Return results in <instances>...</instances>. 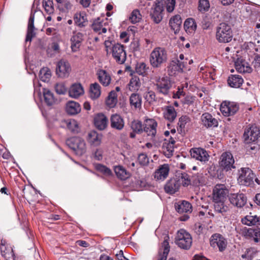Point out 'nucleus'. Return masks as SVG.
I'll return each instance as SVG.
<instances>
[{"instance_id":"obj_40","label":"nucleus","mask_w":260,"mask_h":260,"mask_svg":"<svg viewBox=\"0 0 260 260\" xmlns=\"http://www.w3.org/2000/svg\"><path fill=\"white\" fill-rule=\"evenodd\" d=\"M141 85L140 79L136 76H133L128 84V89L131 91L137 92Z\"/></svg>"},{"instance_id":"obj_28","label":"nucleus","mask_w":260,"mask_h":260,"mask_svg":"<svg viewBox=\"0 0 260 260\" xmlns=\"http://www.w3.org/2000/svg\"><path fill=\"white\" fill-rule=\"evenodd\" d=\"M241 222L243 224L248 226L255 225L258 226L260 225V217L256 215H252L250 213L249 215H247L243 218Z\"/></svg>"},{"instance_id":"obj_4","label":"nucleus","mask_w":260,"mask_h":260,"mask_svg":"<svg viewBox=\"0 0 260 260\" xmlns=\"http://www.w3.org/2000/svg\"><path fill=\"white\" fill-rule=\"evenodd\" d=\"M238 183L244 186H252L255 175L249 168H241L238 171Z\"/></svg>"},{"instance_id":"obj_54","label":"nucleus","mask_w":260,"mask_h":260,"mask_svg":"<svg viewBox=\"0 0 260 260\" xmlns=\"http://www.w3.org/2000/svg\"><path fill=\"white\" fill-rule=\"evenodd\" d=\"M144 98L147 102L150 104L158 101V99L156 96L155 92L152 90H149L144 94Z\"/></svg>"},{"instance_id":"obj_43","label":"nucleus","mask_w":260,"mask_h":260,"mask_svg":"<svg viewBox=\"0 0 260 260\" xmlns=\"http://www.w3.org/2000/svg\"><path fill=\"white\" fill-rule=\"evenodd\" d=\"M90 96L92 99H96L101 95V86L99 83L95 82L90 86Z\"/></svg>"},{"instance_id":"obj_39","label":"nucleus","mask_w":260,"mask_h":260,"mask_svg":"<svg viewBox=\"0 0 260 260\" xmlns=\"http://www.w3.org/2000/svg\"><path fill=\"white\" fill-rule=\"evenodd\" d=\"M83 88L80 84H74L72 85L69 90L70 96L74 98L79 97L83 94Z\"/></svg>"},{"instance_id":"obj_11","label":"nucleus","mask_w":260,"mask_h":260,"mask_svg":"<svg viewBox=\"0 0 260 260\" xmlns=\"http://www.w3.org/2000/svg\"><path fill=\"white\" fill-rule=\"evenodd\" d=\"M239 105L233 102L224 101L220 107V110L224 116H231L235 115L239 110Z\"/></svg>"},{"instance_id":"obj_22","label":"nucleus","mask_w":260,"mask_h":260,"mask_svg":"<svg viewBox=\"0 0 260 260\" xmlns=\"http://www.w3.org/2000/svg\"><path fill=\"white\" fill-rule=\"evenodd\" d=\"M180 187V183L174 177L167 181L164 189L167 193L173 194L179 190Z\"/></svg>"},{"instance_id":"obj_41","label":"nucleus","mask_w":260,"mask_h":260,"mask_svg":"<svg viewBox=\"0 0 260 260\" xmlns=\"http://www.w3.org/2000/svg\"><path fill=\"white\" fill-rule=\"evenodd\" d=\"M184 28L188 34L194 32L197 29V24L195 20L191 18L187 19L184 22Z\"/></svg>"},{"instance_id":"obj_9","label":"nucleus","mask_w":260,"mask_h":260,"mask_svg":"<svg viewBox=\"0 0 260 260\" xmlns=\"http://www.w3.org/2000/svg\"><path fill=\"white\" fill-rule=\"evenodd\" d=\"M112 57L116 62L119 64L124 63L126 59V53L123 45L115 43L112 46Z\"/></svg>"},{"instance_id":"obj_44","label":"nucleus","mask_w":260,"mask_h":260,"mask_svg":"<svg viewBox=\"0 0 260 260\" xmlns=\"http://www.w3.org/2000/svg\"><path fill=\"white\" fill-rule=\"evenodd\" d=\"M190 121V118L187 115H182L181 116L178 122L177 131L179 134L184 133V128L185 125Z\"/></svg>"},{"instance_id":"obj_61","label":"nucleus","mask_w":260,"mask_h":260,"mask_svg":"<svg viewBox=\"0 0 260 260\" xmlns=\"http://www.w3.org/2000/svg\"><path fill=\"white\" fill-rule=\"evenodd\" d=\"M100 19L95 20L92 25V28L93 30L98 32L101 30V28L103 26V22L100 21Z\"/></svg>"},{"instance_id":"obj_18","label":"nucleus","mask_w":260,"mask_h":260,"mask_svg":"<svg viewBox=\"0 0 260 260\" xmlns=\"http://www.w3.org/2000/svg\"><path fill=\"white\" fill-rule=\"evenodd\" d=\"M243 236L247 239H252L257 243L260 242V228H248L244 230Z\"/></svg>"},{"instance_id":"obj_17","label":"nucleus","mask_w":260,"mask_h":260,"mask_svg":"<svg viewBox=\"0 0 260 260\" xmlns=\"http://www.w3.org/2000/svg\"><path fill=\"white\" fill-rule=\"evenodd\" d=\"M169 240V236H166L163 242L161 243V247L158 250V254L156 257V260H167L170 248Z\"/></svg>"},{"instance_id":"obj_45","label":"nucleus","mask_w":260,"mask_h":260,"mask_svg":"<svg viewBox=\"0 0 260 260\" xmlns=\"http://www.w3.org/2000/svg\"><path fill=\"white\" fill-rule=\"evenodd\" d=\"M43 93L45 103L48 106L52 105L55 102L53 94L46 88L43 89Z\"/></svg>"},{"instance_id":"obj_37","label":"nucleus","mask_w":260,"mask_h":260,"mask_svg":"<svg viewBox=\"0 0 260 260\" xmlns=\"http://www.w3.org/2000/svg\"><path fill=\"white\" fill-rule=\"evenodd\" d=\"M182 19L179 15H176L171 18L169 21V25L175 34L179 31Z\"/></svg>"},{"instance_id":"obj_46","label":"nucleus","mask_w":260,"mask_h":260,"mask_svg":"<svg viewBox=\"0 0 260 260\" xmlns=\"http://www.w3.org/2000/svg\"><path fill=\"white\" fill-rule=\"evenodd\" d=\"M213 202H214L215 211L223 215L227 211L228 209V207L224 204L225 201H213Z\"/></svg>"},{"instance_id":"obj_59","label":"nucleus","mask_w":260,"mask_h":260,"mask_svg":"<svg viewBox=\"0 0 260 260\" xmlns=\"http://www.w3.org/2000/svg\"><path fill=\"white\" fill-rule=\"evenodd\" d=\"M202 178L201 175L199 174L198 173L190 175V185L193 186H199L201 183V180Z\"/></svg>"},{"instance_id":"obj_63","label":"nucleus","mask_w":260,"mask_h":260,"mask_svg":"<svg viewBox=\"0 0 260 260\" xmlns=\"http://www.w3.org/2000/svg\"><path fill=\"white\" fill-rule=\"evenodd\" d=\"M252 63L255 69L258 70L260 69V54H254V60Z\"/></svg>"},{"instance_id":"obj_21","label":"nucleus","mask_w":260,"mask_h":260,"mask_svg":"<svg viewBox=\"0 0 260 260\" xmlns=\"http://www.w3.org/2000/svg\"><path fill=\"white\" fill-rule=\"evenodd\" d=\"M184 64L178 59L171 61L168 67V72L170 76L175 75L177 72L183 71Z\"/></svg>"},{"instance_id":"obj_62","label":"nucleus","mask_w":260,"mask_h":260,"mask_svg":"<svg viewBox=\"0 0 260 260\" xmlns=\"http://www.w3.org/2000/svg\"><path fill=\"white\" fill-rule=\"evenodd\" d=\"M138 160L140 164L143 166L146 165L148 163V158L144 153H141L139 155Z\"/></svg>"},{"instance_id":"obj_31","label":"nucleus","mask_w":260,"mask_h":260,"mask_svg":"<svg viewBox=\"0 0 260 260\" xmlns=\"http://www.w3.org/2000/svg\"><path fill=\"white\" fill-rule=\"evenodd\" d=\"M102 137V135L95 131H91L88 134L87 140L91 146H98L101 143Z\"/></svg>"},{"instance_id":"obj_14","label":"nucleus","mask_w":260,"mask_h":260,"mask_svg":"<svg viewBox=\"0 0 260 260\" xmlns=\"http://www.w3.org/2000/svg\"><path fill=\"white\" fill-rule=\"evenodd\" d=\"M153 7L151 9L150 16L153 21L158 24L162 19V12L164 8V2L156 1Z\"/></svg>"},{"instance_id":"obj_33","label":"nucleus","mask_w":260,"mask_h":260,"mask_svg":"<svg viewBox=\"0 0 260 260\" xmlns=\"http://www.w3.org/2000/svg\"><path fill=\"white\" fill-rule=\"evenodd\" d=\"M98 78L99 82L104 86H108L111 80V76L104 70H100L97 73Z\"/></svg>"},{"instance_id":"obj_30","label":"nucleus","mask_w":260,"mask_h":260,"mask_svg":"<svg viewBox=\"0 0 260 260\" xmlns=\"http://www.w3.org/2000/svg\"><path fill=\"white\" fill-rule=\"evenodd\" d=\"M169 170L168 164L160 166L154 173V178L157 180H165L168 176Z\"/></svg>"},{"instance_id":"obj_50","label":"nucleus","mask_w":260,"mask_h":260,"mask_svg":"<svg viewBox=\"0 0 260 260\" xmlns=\"http://www.w3.org/2000/svg\"><path fill=\"white\" fill-rule=\"evenodd\" d=\"M174 146L167 143V142H164L162 146V149L164 155L168 158L172 156L174 152Z\"/></svg>"},{"instance_id":"obj_34","label":"nucleus","mask_w":260,"mask_h":260,"mask_svg":"<svg viewBox=\"0 0 260 260\" xmlns=\"http://www.w3.org/2000/svg\"><path fill=\"white\" fill-rule=\"evenodd\" d=\"M74 20L75 24L80 27H85L88 24L87 15L84 13L75 14Z\"/></svg>"},{"instance_id":"obj_13","label":"nucleus","mask_w":260,"mask_h":260,"mask_svg":"<svg viewBox=\"0 0 260 260\" xmlns=\"http://www.w3.org/2000/svg\"><path fill=\"white\" fill-rule=\"evenodd\" d=\"M229 193V189L224 184H216L213 189V201H225Z\"/></svg>"},{"instance_id":"obj_10","label":"nucleus","mask_w":260,"mask_h":260,"mask_svg":"<svg viewBox=\"0 0 260 260\" xmlns=\"http://www.w3.org/2000/svg\"><path fill=\"white\" fill-rule=\"evenodd\" d=\"M260 137V128L256 125H251L245 128L243 138L244 142L250 143L256 141Z\"/></svg>"},{"instance_id":"obj_57","label":"nucleus","mask_w":260,"mask_h":260,"mask_svg":"<svg viewBox=\"0 0 260 260\" xmlns=\"http://www.w3.org/2000/svg\"><path fill=\"white\" fill-rule=\"evenodd\" d=\"M141 19V15L140 11L137 9L133 10L129 16L131 22L133 24H135L139 22Z\"/></svg>"},{"instance_id":"obj_6","label":"nucleus","mask_w":260,"mask_h":260,"mask_svg":"<svg viewBox=\"0 0 260 260\" xmlns=\"http://www.w3.org/2000/svg\"><path fill=\"white\" fill-rule=\"evenodd\" d=\"M176 244L181 248L189 249L192 244V237L190 234L184 229L179 230L175 238Z\"/></svg>"},{"instance_id":"obj_12","label":"nucleus","mask_w":260,"mask_h":260,"mask_svg":"<svg viewBox=\"0 0 260 260\" xmlns=\"http://www.w3.org/2000/svg\"><path fill=\"white\" fill-rule=\"evenodd\" d=\"M190 153L191 158L199 161L202 164L206 163L210 158V155L207 151L201 147L190 149Z\"/></svg>"},{"instance_id":"obj_42","label":"nucleus","mask_w":260,"mask_h":260,"mask_svg":"<svg viewBox=\"0 0 260 260\" xmlns=\"http://www.w3.org/2000/svg\"><path fill=\"white\" fill-rule=\"evenodd\" d=\"M114 171L117 177L121 180H126L131 176L129 172L121 166H116L114 168Z\"/></svg>"},{"instance_id":"obj_25","label":"nucleus","mask_w":260,"mask_h":260,"mask_svg":"<svg viewBox=\"0 0 260 260\" xmlns=\"http://www.w3.org/2000/svg\"><path fill=\"white\" fill-rule=\"evenodd\" d=\"M34 19H35V14L32 13L30 14L27 26V34L25 38V42H30L32 39L35 37L36 33L34 32L35 26H34Z\"/></svg>"},{"instance_id":"obj_52","label":"nucleus","mask_w":260,"mask_h":260,"mask_svg":"<svg viewBox=\"0 0 260 260\" xmlns=\"http://www.w3.org/2000/svg\"><path fill=\"white\" fill-rule=\"evenodd\" d=\"M5 250H3V247H1V253L6 260H15V255L14 253L13 249H8L6 247H4Z\"/></svg>"},{"instance_id":"obj_8","label":"nucleus","mask_w":260,"mask_h":260,"mask_svg":"<svg viewBox=\"0 0 260 260\" xmlns=\"http://www.w3.org/2000/svg\"><path fill=\"white\" fill-rule=\"evenodd\" d=\"M235 159L230 152H224L220 156L219 165L222 171L228 172L235 169Z\"/></svg>"},{"instance_id":"obj_53","label":"nucleus","mask_w":260,"mask_h":260,"mask_svg":"<svg viewBox=\"0 0 260 260\" xmlns=\"http://www.w3.org/2000/svg\"><path fill=\"white\" fill-rule=\"evenodd\" d=\"M43 6L48 14H53L54 11L52 0H43Z\"/></svg>"},{"instance_id":"obj_32","label":"nucleus","mask_w":260,"mask_h":260,"mask_svg":"<svg viewBox=\"0 0 260 260\" xmlns=\"http://www.w3.org/2000/svg\"><path fill=\"white\" fill-rule=\"evenodd\" d=\"M176 179L183 186H188L191 185L190 175L185 172L182 171L177 172L175 175Z\"/></svg>"},{"instance_id":"obj_2","label":"nucleus","mask_w":260,"mask_h":260,"mask_svg":"<svg viewBox=\"0 0 260 260\" xmlns=\"http://www.w3.org/2000/svg\"><path fill=\"white\" fill-rule=\"evenodd\" d=\"M233 31L230 25L221 23L216 27V38L219 43H229L232 40Z\"/></svg>"},{"instance_id":"obj_36","label":"nucleus","mask_w":260,"mask_h":260,"mask_svg":"<svg viewBox=\"0 0 260 260\" xmlns=\"http://www.w3.org/2000/svg\"><path fill=\"white\" fill-rule=\"evenodd\" d=\"M81 111L80 104L74 101H69L66 105V111L70 115H76Z\"/></svg>"},{"instance_id":"obj_24","label":"nucleus","mask_w":260,"mask_h":260,"mask_svg":"<svg viewBox=\"0 0 260 260\" xmlns=\"http://www.w3.org/2000/svg\"><path fill=\"white\" fill-rule=\"evenodd\" d=\"M157 126V123L154 119H147L146 121L145 125L143 128V131L146 133L148 136L154 137L156 133Z\"/></svg>"},{"instance_id":"obj_16","label":"nucleus","mask_w":260,"mask_h":260,"mask_svg":"<svg viewBox=\"0 0 260 260\" xmlns=\"http://www.w3.org/2000/svg\"><path fill=\"white\" fill-rule=\"evenodd\" d=\"M71 70V66L68 61L61 59L58 62L56 72L59 77L64 78L68 76Z\"/></svg>"},{"instance_id":"obj_19","label":"nucleus","mask_w":260,"mask_h":260,"mask_svg":"<svg viewBox=\"0 0 260 260\" xmlns=\"http://www.w3.org/2000/svg\"><path fill=\"white\" fill-rule=\"evenodd\" d=\"M201 120L203 125L206 128L217 127L218 122L217 119L209 113H204L201 116Z\"/></svg>"},{"instance_id":"obj_7","label":"nucleus","mask_w":260,"mask_h":260,"mask_svg":"<svg viewBox=\"0 0 260 260\" xmlns=\"http://www.w3.org/2000/svg\"><path fill=\"white\" fill-rule=\"evenodd\" d=\"M230 203L234 207L241 209L244 207L247 202L246 194L241 192H230L228 195Z\"/></svg>"},{"instance_id":"obj_15","label":"nucleus","mask_w":260,"mask_h":260,"mask_svg":"<svg viewBox=\"0 0 260 260\" xmlns=\"http://www.w3.org/2000/svg\"><path fill=\"white\" fill-rule=\"evenodd\" d=\"M210 245L214 248H218L220 251H223L226 246L225 238L219 234H214L210 238Z\"/></svg>"},{"instance_id":"obj_56","label":"nucleus","mask_w":260,"mask_h":260,"mask_svg":"<svg viewBox=\"0 0 260 260\" xmlns=\"http://www.w3.org/2000/svg\"><path fill=\"white\" fill-rule=\"evenodd\" d=\"M198 10L199 11L204 13L208 11L210 8V3L208 0H199Z\"/></svg>"},{"instance_id":"obj_5","label":"nucleus","mask_w":260,"mask_h":260,"mask_svg":"<svg viewBox=\"0 0 260 260\" xmlns=\"http://www.w3.org/2000/svg\"><path fill=\"white\" fill-rule=\"evenodd\" d=\"M156 92L164 96H170V90L173 86V83L170 78L168 76L159 77L156 80L155 84Z\"/></svg>"},{"instance_id":"obj_35","label":"nucleus","mask_w":260,"mask_h":260,"mask_svg":"<svg viewBox=\"0 0 260 260\" xmlns=\"http://www.w3.org/2000/svg\"><path fill=\"white\" fill-rule=\"evenodd\" d=\"M163 114L164 118L170 122H173L177 117V112L172 106H166Z\"/></svg>"},{"instance_id":"obj_29","label":"nucleus","mask_w":260,"mask_h":260,"mask_svg":"<svg viewBox=\"0 0 260 260\" xmlns=\"http://www.w3.org/2000/svg\"><path fill=\"white\" fill-rule=\"evenodd\" d=\"M228 85L232 88H240L243 83V79L239 75H230L227 80Z\"/></svg>"},{"instance_id":"obj_23","label":"nucleus","mask_w":260,"mask_h":260,"mask_svg":"<svg viewBox=\"0 0 260 260\" xmlns=\"http://www.w3.org/2000/svg\"><path fill=\"white\" fill-rule=\"evenodd\" d=\"M175 208L179 213H190L192 211L191 204L188 201H180L175 204Z\"/></svg>"},{"instance_id":"obj_3","label":"nucleus","mask_w":260,"mask_h":260,"mask_svg":"<svg viewBox=\"0 0 260 260\" xmlns=\"http://www.w3.org/2000/svg\"><path fill=\"white\" fill-rule=\"evenodd\" d=\"M66 144L78 156H82L86 151V143L82 138L73 137L69 138L66 141Z\"/></svg>"},{"instance_id":"obj_27","label":"nucleus","mask_w":260,"mask_h":260,"mask_svg":"<svg viewBox=\"0 0 260 260\" xmlns=\"http://www.w3.org/2000/svg\"><path fill=\"white\" fill-rule=\"evenodd\" d=\"M83 36L81 32H78L71 37V49L73 52H77L79 50L83 40Z\"/></svg>"},{"instance_id":"obj_51","label":"nucleus","mask_w":260,"mask_h":260,"mask_svg":"<svg viewBox=\"0 0 260 260\" xmlns=\"http://www.w3.org/2000/svg\"><path fill=\"white\" fill-rule=\"evenodd\" d=\"M149 69V67H147V65L144 62L137 63L136 66V72L140 75L145 76L147 75V70Z\"/></svg>"},{"instance_id":"obj_58","label":"nucleus","mask_w":260,"mask_h":260,"mask_svg":"<svg viewBox=\"0 0 260 260\" xmlns=\"http://www.w3.org/2000/svg\"><path fill=\"white\" fill-rule=\"evenodd\" d=\"M95 168L96 171L103 173L105 175L110 176L112 175V172L111 170L103 165L100 164H97L96 165Z\"/></svg>"},{"instance_id":"obj_64","label":"nucleus","mask_w":260,"mask_h":260,"mask_svg":"<svg viewBox=\"0 0 260 260\" xmlns=\"http://www.w3.org/2000/svg\"><path fill=\"white\" fill-rule=\"evenodd\" d=\"M176 4V1L175 0H167L166 2V8L168 12H172L175 8Z\"/></svg>"},{"instance_id":"obj_47","label":"nucleus","mask_w":260,"mask_h":260,"mask_svg":"<svg viewBox=\"0 0 260 260\" xmlns=\"http://www.w3.org/2000/svg\"><path fill=\"white\" fill-rule=\"evenodd\" d=\"M117 95L116 92L112 90L109 93V95L106 99V104L110 108L114 107L117 102Z\"/></svg>"},{"instance_id":"obj_49","label":"nucleus","mask_w":260,"mask_h":260,"mask_svg":"<svg viewBox=\"0 0 260 260\" xmlns=\"http://www.w3.org/2000/svg\"><path fill=\"white\" fill-rule=\"evenodd\" d=\"M67 128L72 133H78L79 128L78 122L75 120L69 119L65 121Z\"/></svg>"},{"instance_id":"obj_55","label":"nucleus","mask_w":260,"mask_h":260,"mask_svg":"<svg viewBox=\"0 0 260 260\" xmlns=\"http://www.w3.org/2000/svg\"><path fill=\"white\" fill-rule=\"evenodd\" d=\"M131 127L133 131L136 132L137 134H141L143 131L142 123L139 120L133 121L131 122Z\"/></svg>"},{"instance_id":"obj_1","label":"nucleus","mask_w":260,"mask_h":260,"mask_svg":"<svg viewBox=\"0 0 260 260\" xmlns=\"http://www.w3.org/2000/svg\"><path fill=\"white\" fill-rule=\"evenodd\" d=\"M168 59L167 52L165 48L156 47L151 52L149 61L153 68H160Z\"/></svg>"},{"instance_id":"obj_20","label":"nucleus","mask_w":260,"mask_h":260,"mask_svg":"<svg viewBox=\"0 0 260 260\" xmlns=\"http://www.w3.org/2000/svg\"><path fill=\"white\" fill-rule=\"evenodd\" d=\"M110 126L113 129L122 130L124 126L123 118L119 114H112L110 117Z\"/></svg>"},{"instance_id":"obj_26","label":"nucleus","mask_w":260,"mask_h":260,"mask_svg":"<svg viewBox=\"0 0 260 260\" xmlns=\"http://www.w3.org/2000/svg\"><path fill=\"white\" fill-rule=\"evenodd\" d=\"M95 126L100 130H104L108 123V119L103 113L97 114L94 118Z\"/></svg>"},{"instance_id":"obj_38","label":"nucleus","mask_w":260,"mask_h":260,"mask_svg":"<svg viewBox=\"0 0 260 260\" xmlns=\"http://www.w3.org/2000/svg\"><path fill=\"white\" fill-rule=\"evenodd\" d=\"M142 98L141 95L137 93H132L129 97V104L132 107L135 109H140L142 106Z\"/></svg>"},{"instance_id":"obj_60","label":"nucleus","mask_w":260,"mask_h":260,"mask_svg":"<svg viewBox=\"0 0 260 260\" xmlns=\"http://www.w3.org/2000/svg\"><path fill=\"white\" fill-rule=\"evenodd\" d=\"M196 100V97L191 95H187L182 100V103L184 105L188 106L193 105Z\"/></svg>"},{"instance_id":"obj_48","label":"nucleus","mask_w":260,"mask_h":260,"mask_svg":"<svg viewBox=\"0 0 260 260\" xmlns=\"http://www.w3.org/2000/svg\"><path fill=\"white\" fill-rule=\"evenodd\" d=\"M51 76V71L48 68H43L39 72V78L41 81L47 82L49 81Z\"/></svg>"}]
</instances>
